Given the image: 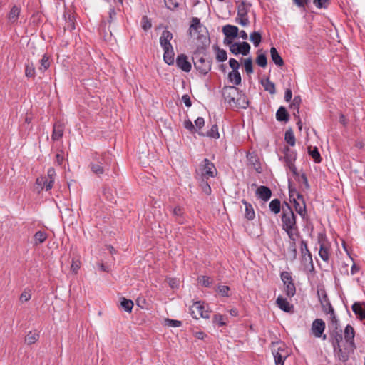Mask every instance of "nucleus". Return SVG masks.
<instances>
[{
  "instance_id": "obj_1",
  "label": "nucleus",
  "mask_w": 365,
  "mask_h": 365,
  "mask_svg": "<svg viewBox=\"0 0 365 365\" xmlns=\"http://www.w3.org/2000/svg\"><path fill=\"white\" fill-rule=\"evenodd\" d=\"M112 158L109 153H95L92 156L90 168L93 173L100 175L109 170Z\"/></svg>"
},
{
  "instance_id": "obj_2",
  "label": "nucleus",
  "mask_w": 365,
  "mask_h": 365,
  "mask_svg": "<svg viewBox=\"0 0 365 365\" xmlns=\"http://www.w3.org/2000/svg\"><path fill=\"white\" fill-rule=\"evenodd\" d=\"M281 220L282 230L286 232L291 241H295L299 235V231L294 212L287 209L284 213H282Z\"/></svg>"
},
{
  "instance_id": "obj_3",
  "label": "nucleus",
  "mask_w": 365,
  "mask_h": 365,
  "mask_svg": "<svg viewBox=\"0 0 365 365\" xmlns=\"http://www.w3.org/2000/svg\"><path fill=\"white\" fill-rule=\"evenodd\" d=\"M204 33H207L205 26L200 23L197 17H193L189 28V35L203 42L202 39H206V36Z\"/></svg>"
},
{
  "instance_id": "obj_4",
  "label": "nucleus",
  "mask_w": 365,
  "mask_h": 365,
  "mask_svg": "<svg viewBox=\"0 0 365 365\" xmlns=\"http://www.w3.org/2000/svg\"><path fill=\"white\" fill-rule=\"evenodd\" d=\"M192 61L195 69L201 74L205 75L211 70L212 60L209 58L200 56V53H195Z\"/></svg>"
},
{
  "instance_id": "obj_5",
  "label": "nucleus",
  "mask_w": 365,
  "mask_h": 365,
  "mask_svg": "<svg viewBox=\"0 0 365 365\" xmlns=\"http://www.w3.org/2000/svg\"><path fill=\"white\" fill-rule=\"evenodd\" d=\"M272 354L274 356L275 365H284V361L289 356L286 346L282 343L273 344Z\"/></svg>"
},
{
  "instance_id": "obj_6",
  "label": "nucleus",
  "mask_w": 365,
  "mask_h": 365,
  "mask_svg": "<svg viewBox=\"0 0 365 365\" xmlns=\"http://www.w3.org/2000/svg\"><path fill=\"white\" fill-rule=\"evenodd\" d=\"M251 6V4L247 3L244 1L237 6L236 21L242 26H247L250 24L247 14Z\"/></svg>"
},
{
  "instance_id": "obj_7",
  "label": "nucleus",
  "mask_w": 365,
  "mask_h": 365,
  "mask_svg": "<svg viewBox=\"0 0 365 365\" xmlns=\"http://www.w3.org/2000/svg\"><path fill=\"white\" fill-rule=\"evenodd\" d=\"M289 197L290 198H293L292 202L294 203V206L296 212L303 218H306L307 216V212L306 209V204L304 200L303 196L297 193V198L294 197V194L292 190L289 189Z\"/></svg>"
},
{
  "instance_id": "obj_8",
  "label": "nucleus",
  "mask_w": 365,
  "mask_h": 365,
  "mask_svg": "<svg viewBox=\"0 0 365 365\" xmlns=\"http://www.w3.org/2000/svg\"><path fill=\"white\" fill-rule=\"evenodd\" d=\"M56 176V171L53 168H49L47 171V176L37 178L36 183L41 186V189L45 187L46 190H49L53 187Z\"/></svg>"
},
{
  "instance_id": "obj_9",
  "label": "nucleus",
  "mask_w": 365,
  "mask_h": 365,
  "mask_svg": "<svg viewBox=\"0 0 365 365\" xmlns=\"http://www.w3.org/2000/svg\"><path fill=\"white\" fill-rule=\"evenodd\" d=\"M240 91L234 86H225L222 89V95L225 101L230 106H233V103L236 98L240 95Z\"/></svg>"
},
{
  "instance_id": "obj_10",
  "label": "nucleus",
  "mask_w": 365,
  "mask_h": 365,
  "mask_svg": "<svg viewBox=\"0 0 365 365\" xmlns=\"http://www.w3.org/2000/svg\"><path fill=\"white\" fill-rule=\"evenodd\" d=\"M325 329V323L321 319H317L312 324V333L316 338H322L323 340L327 339V335L323 334Z\"/></svg>"
},
{
  "instance_id": "obj_11",
  "label": "nucleus",
  "mask_w": 365,
  "mask_h": 365,
  "mask_svg": "<svg viewBox=\"0 0 365 365\" xmlns=\"http://www.w3.org/2000/svg\"><path fill=\"white\" fill-rule=\"evenodd\" d=\"M190 313L192 317L197 319L200 317L209 318V312L205 310V307L201 302H196L192 304L190 307Z\"/></svg>"
},
{
  "instance_id": "obj_12",
  "label": "nucleus",
  "mask_w": 365,
  "mask_h": 365,
  "mask_svg": "<svg viewBox=\"0 0 365 365\" xmlns=\"http://www.w3.org/2000/svg\"><path fill=\"white\" fill-rule=\"evenodd\" d=\"M230 51L234 55L241 53L243 56H247L250 53V46L246 41L234 43L230 46Z\"/></svg>"
},
{
  "instance_id": "obj_13",
  "label": "nucleus",
  "mask_w": 365,
  "mask_h": 365,
  "mask_svg": "<svg viewBox=\"0 0 365 365\" xmlns=\"http://www.w3.org/2000/svg\"><path fill=\"white\" fill-rule=\"evenodd\" d=\"M201 166L202 167L201 168L202 175L204 178H208L210 177H214L215 174L217 173L214 164L207 158L203 160Z\"/></svg>"
},
{
  "instance_id": "obj_14",
  "label": "nucleus",
  "mask_w": 365,
  "mask_h": 365,
  "mask_svg": "<svg viewBox=\"0 0 365 365\" xmlns=\"http://www.w3.org/2000/svg\"><path fill=\"white\" fill-rule=\"evenodd\" d=\"M300 250H301V255H302V262L306 265V264H310L312 268L314 269L313 266V261L312 255L308 250L307 244L306 241L302 240L300 243Z\"/></svg>"
},
{
  "instance_id": "obj_15",
  "label": "nucleus",
  "mask_w": 365,
  "mask_h": 365,
  "mask_svg": "<svg viewBox=\"0 0 365 365\" xmlns=\"http://www.w3.org/2000/svg\"><path fill=\"white\" fill-rule=\"evenodd\" d=\"M317 294L324 311L326 313L333 312L334 308L329 300L326 291L323 289H318Z\"/></svg>"
},
{
  "instance_id": "obj_16",
  "label": "nucleus",
  "mask_w": 365,
  "mask_h": 365,
  "mask_svg": "<svg viewBox=\"0 0 365 365\" xmlns=\"http://www.w3.org/2000/svg\"><path fill=\"white\" fill-rule=\"evenodd\" d=\"M344 339L346 343L349 345L351 349H356V346L354 342L355 331L350 324L346 326L344 329Z\"/></svg>"
},
{
  "instance_id": "obj_17",
  "label": "nucleus",
  "mask_w": 365,
  "mask_h": 365,
  "mask_svg": "<svg viewBox=\"0 0 365 365\" xmlns=\"http://www.w3.org/2000/svg\"><path fill=\"white\" fill-rule=\"evenodd\" d=\"M176 64L178 68L185 72H190L192 68V65L187 60V57L185 54H180L176 58Z\"/></svg>"
},
{
  "instance_id": "obj_18",
  "label": "nucleus",
  "mask_w": 365,
  "mask_h": 365,
  "mask_svg": "<svg viewBox=\"0 0 365 365\" xmlns=\"http://www.w3.org/2000/svg\"><path fill=\"white\" fill-rule=\"evenodd\" d=\"M173 34L168 30H164L160 37V44L163 49L173 47L170 41L173 39Z\"/></svg>"
},
{
  "instance_id": "obj_19",
  "label": "nucleus",
  "mask_w": 365,
  "mask_h": 365,
  "mask_svg": "<svg viewBox=\"0 0 365 365\" xmlns=\"http://www.w3.org/2000/svg\"><path fill=\"white\" fill-rule=\"evenodd\" d=\"M64 124L61 121H58L54 123L53 128V133L51 135V139L54 141L61 139L64 132Z\"/></svg>"
},
{
  "instance_id": "obj_20",
  "label": "nucleus",
  "mask_w": 365,
  "mask_h": 365,
  "mask_svg": "<svg viewBox=\"0 0 365 365\" xmlns=\"http://www.w3.org/2000/svg\"><path fill=\"white\" fill-rule=\"evenodd\" d=\"M351 308L353 312L359 320H365V303L355 302L352 305Z\"/></svg>"
},
{
  "instance_id": "obj_21",
  "label": "nucleus",
  "mask_w": 365,
  "mask_h": 365,
  "mask_svg": "<svg viewBox=\"0 0 365 365\" xmlns=\"http://www.w3.org/2000/svg\"><path fill=\"white\" fill-rule=\"evenodd\" d=\"M256 195L259 198L262 199L264 202H267L270 199L272 196V191L268 187L261 185L257 189Z\"/></svg>"
},
{
  "instance_id": "obj_22",
  "label": "nucleus",
  "mask_w": 365,
  "mask_h": 365,
  "mask_svg": "<svg viewBox=\"0 0 365 365\" xmlns=\"http://www.w3.org/2000/svg\"><path fill=\"white\" fill-rule=\"evenodd\" d=\"M278 307L286 312H291L293 310V305L291 304L287 299L282 296H279L276 300Z\"/></svg>"
},
{
  "instance_id": "obj_23",
  "label": "nucleus",
  "mask_w": 365,
  "mask_h": 365,
  "mask_svg": "<svg viewBox=\"0 0 365 365\" xmlns=\"http://www.w3.org/2000/svg\"><path fill=\"white\" fill-rule=\"evenodd\" d=\"M222 32L227 38H235L238 36L239 29L236 26L227 24L223 26Z\"/></svg>"
},
{
  "instance_id": "obj_24",
  "label": "nucleus",
  "mask_w": 365,
  "mask_h": 365,
  "mask_svg": "<svg viewBox=\"0 0 365 365\" xmlns=\"http://www.w3.org/2000/svg\"><path fill=\"white\" fill-rule=\"evenodd\" d=\"M249 105L247 96L240 91V95L236 98L232 107L237 108H246Z\"/></svg>"
},
{
  "instance_id": "obj_25",
  "label": "nucleus",
  "mask_w": 365,
  "mask_h": 365,
  "mask_svg": "<svg viewBox=\"0 0 365 365\" xmlns=\"http://www.w3.org/2000/svg\"><path fill=\"white\" fill-rule=\"evenodd\" d=\"M355 349H351L349 345H346L344 349H339L336 354L339 359L343 362H346L349 360L351 353H353Z\"/></svg>"
},
{
  "instance_id": "obj_26",
  "label": "nucleus",
  "mask_w": 365,
  "mask_h": 365,
  "mask_svg": "<svg viewBox=\"0 0 365 365\" xmlns=\"http://www.w3.org/2000/svg\"><path fill=\"white\" fill-rule=\"evenodd\" d=\"M21 13V9L14 5L8 14L9 22L11 24H16Z\"/></svg>"
},
{
  "instance_id": "obj_27",
  "label": "nucleus",
  "mask_w": 365,
  "mask_h": 365,
  "mask_svg": "<svg viewBox=\"0 0 365 365\" xmlns=\"http://www.w3.org/2000/svg\"><path fill=\"white\" fill-rule=\"evenodd\" d=\"M163 51H164L163 59H164L165 62L168 65L173 64L174 61H175V59H174L175 53L173 51V48L170 47V48H165V49H163Z\"/></svg>"
},
{
  "instance_id": "obj_28",
  "label": "nucleus",
  "mask_w": 365,
  "mask_h": 365,
  "mask_svg": "<svg viewBox=\"0 0 365 365\" xmlns=\"http://www.w3.org/2000/svg\"><path fill=\"white\" fill-rule=\"evenodd\" d=\"M319 243L320 244L319 255L322 260L328 262L329 259V247L324 242H322L321 240L319 241Z\"/></svg>"
},
{
  "instance_id": "obj_29",
  "label": "nucleus",
  "mask_w": 365,
  "mask_h": 365,
  "mask_svg": "<svg viewBox=\"0 0 365 365\" xmlns=\"http://www.w3.org/2000/svg\"><path fill=\"white\" fill-rule=\"evenodd\" d=\"M270 56L272 61L277 66H282L284 65V61L279 54L277 50L275 47H272L270 48Z\"/></svg>"
},
{
  "instance_id": "obj_30",
  "label": "nucleus",
  "mask_w": 365,
  "mask_h": 365,
  "mask_svg": "<svg viewBox=\"0 0 365 365\" xmlns=\"http://www.w3.org/2000/svg\"><path fill=\"white\" fill-rule=\"evenodd\" d=\"M276 118L278 121L280 122H287L289 120V115L284 106H280L278 108L276 113Z\"/></svg>"
},
{
  "instance_id": "obj_31",
  "label": "nucleus",
  "mask_w": 365,
  "mask_h": 365,
  "mask_svg": "<svg viewBox=\"0 0 365 365\" xmlns=\"http://www.w3.org/2000/svg\"><path fill=\"white\" fill-rule=\"evenodd\" d=\"M242 203L244 204L245 207V217L248 220H252L255 217V213L252 207V205L250 203L247 202L245 200H242Z\"/></svg>"
},
{
  "instance_id": "obj_32",
  "label": "nucleus",
  "mask_w": 365,
  "mask_h": 365,
  "mask_svg": "<svg viewBox=\"0 0 365 365\" xmlns=\"http://www.w3.org/2000/svg\"><path fill=\"white\" fill-rule=\"evenodd\" d=\"M297 158V154L294 151L292 150L289 148H287L284 150V161L286 165L294 163Z\"/></svg>"
},
{
  "instance_id": "obj_33",
  "label": "nucleus",
  "mask_w": 365,
  "mask_h": 365,
  "mask_svg": "<svg viewBox=\"0 0 365 365\" xmlns=\"http://www.w3.org/2000/svg\"><path fill=\"white\" fill-rule=\"evenodd\" d=\"M228 80L230 83L239 86L242 82L241 75L238 71L230 72L228 73Z\"/></svg>"
},
{
  "instance_id": "obj_34",
  "label": "nucleus",
  "mask_w": 365,
  "mask_h": 365,
  "mask_svg": "<svg viewBox=\"0 0 365 365\" xmlns=\"http://www.w3.org/2000/svg\"><path fill=\"white\" fill-rule=\"evenodd\" d=\"M173 215L175 217V220L179 224H183L185 222L184 217H183V210L180 206H176L172 210Z\"/></svg>"
},
{
  "instance_id": "obj_35",
  "label": "nucleus",
  "mask_w": 365,
  "mask_h": 365,
  "mask_svg": "<svg viewBox=\"0 0 365 365\" xmlns=\"http://www.w3.org/2000/svg\"><path fill=\"white\" fill-rule=\"evenodd\" d=\"M297 248L295 241H292L287 252V258L289 261L293 262L297 259Z\"/></svg>"
},
{
  "instance_id": "obj_36",
  "label": "nucleus",
  "mask_w": 365,
  "mask_h": 365,
  "mask_svg": "<svg viewBox=\"0 0 365 365\" xmlns=\"http://www.w3.org/2000/svg\"><path fill=\"white\" fill-rule=\"evenodd\" d=\"M262 85L264 90L270 94H274L276 93L275 85L269 80V78H267L264 81H262Z\"/></svg>"
},
{
  "instance_id": "obj_37",
  "label": "nucleus",
  "mask_w": 365,
  "mask_h": 365,
  "mask_svg": "<svg viewBox=\"0 0 365 365\" xmlns=\"http://www.w3.org/2000/svg\"><path fill=\"white\" fill-rule=\"evenodd\" d=\"M284 140L290 146H294L296 143V139L292 128H289L284 135Z\"/></svg>"
},
{
  "instance_id": "obj_38",
  "label": "nucleus",
  "mask_w": 365,
  "mask_h": 365,
  "mask_svg": "<svg viewBox=\"0 0 365 365\" xmlns=\"http://www.w3.org/2000/svg\"><path fill=\"white\" fill-rule=\"evenodd\" d=\"M269 210L274 214H278L281 210V202L279 199L272 200L269 204Z\"/></svg>"
},
{
  "instance_id": "obj_39",
  "label": "nucleus",
  "mask_w": 365,
  "mask_h": 365,
  "mask_svg": "<svg viewBox=\"0 0 365 365\" xmlns=\"http://www.w3.org/2000/svg\"><path fill=\"white\" fill-rule=\"evenodd\" d=\"M120 306L121 307L128 312H131L133 307V302L130 299H125V297H122L120 299Z\"/></svg>"
},
{
  "instance_id": "obj_40",
  "label": "nucleus",
  "mask_w": 365,
  "mask_h": 365,
  "mask_svg": "<svg viewBox=\"0 0 365 365\" xmlns=\"http://www.w3.org/2000/svg\"><path fill=\"white\" fill-rule=\"evenodd\" d=\"M284 292L288 297H292L296 293V287L293 282L284 284Z\"/></svg>"
},
{
  "instance_id": "obj_41",
  "label": "nucleus",
  "mask_w": 365,
  "mask_h": 365,
  "mask_svg": "<svg viewBox=\"0 0 365 365\" xmlns=\"http://www.w3.org/2000/svg\"><path fill=\"white\" fill-rule=\"evenodd\" d=\"M47 238V234L43 231H38L34 236V244L43 243Z\"/></svg>"
},
{
  "instance_id": "obj_42",
  "label": "nucleus",
  "mask_w": 365,
  "mask_h": 365,
  "mask_svg": "<svg viewBox=\"0 0 365 365\" xmlns=\"http://www.w3.org/2000/svg\"><path fill=\"white\" fill-rule=\"evenodd\" d=\"M308 153L312 156V158L314 159L315 163H319L322 161V158H321L320 153L317 147H314L313 148L309 147Z\"/></svg>"
},
{
  "instance_id": "obj_43",
  "label": "nucleus",
  "mask_w": 365,
  "mask_h": 365,
  "mask_svg": "<svg viewBox=\"0 0 365 365\" xmlns=\"http://www.w3.org/2000/svg\"><path fill=\"white\" fill-rule=\"evenodd\" d=\"M343 336L341 331L338 329H334L330 334V341L331 343L334 341L341 342Z\"/></svg>"
},
{
  "instance_id": "obj_44",
  "label": "nucleus",
  "mask_w": 365,
  "mask_h": 365,
  "mask_svg": "<svg viewBox=\"0 0 365 365\" xmlns=\"http://www.w3.org/2000/svg\"><path fill=\"white\" fill-rule=\"evenodd\" d=\"M39 339V334L36 332L29 331L25 338V342L29 344H33Z\"/></svg>"
},
{
  "instance_id": "obj_45",
  "label": "nucleus",
  "mask_w": 365,
  "mask_h": 365,
  "mask_svg": "<svg viewBox=\"0 0 365 365\" xmlns=\"http://www.w3.org/2000/svg\"><path fill=\"white\" fill-rule=\"evenodd\" d=\"M250 39L255 46H258L262 41V35L259 31H254L250 34Z\"/></svg>"
},
{
  "instance_id": "obj_46",
  "label": "nucleus",
  "mask_w": 365,
  "mask_h": 365,
  "mask_svg": "<svg viewBox=\"0 0 365 365\" xmlns=\"http://www.w3.org/2000/svg\"><path fill=\"white\" fill-rule=\"evenodd\" d=\"M216 60L218 62H224L227 58V52L224 49H221L218 47L216 48Z\"/></svg>"
},
{
  "instance_id": "obj_47",
  "label": "nucleus",
  "mask_w": 365,
  "mask_h": 365,
  "mask_svg": "<svg viewBox=\"0 0 365 365\" xmlns=\"http://www.w3.org/2000/svg\"><path fill=\"white\" fill-rule=\"evenodd\" d=\"M244 67L247 74L253 73L252 59L251 57L244 59Z\"/></svg>"
},
{
  "instance_id": "obj_48",
  "label": "nucleus",
  "mask_w": 365,
  "mask_h": 365,
  "mask_svg": "<svg viewBox=\"0 0 365 365\" xmlns=\"http://www.w3.org/2000/svg\"><path fill=\"white\" fill-rule=\"evenodd\" d=\"M41 66L39 69L42 71H45L47 70L50 66V61H49V57L46 54H44L43 56V58H41Z\"/></svg>"
},
{
  "instance_id": "obj_49",
  "label": "nucleus",
  "mask_w": 365,
  "mask_h": 365,
  "mask_svg": "<svg viewBox=\"0 0 365 365\" xmlns=\"http://www.w3.org/2000/svg\"><path fill=\"white\" fill-rule=\"evenodd\" d=\"M256 63L259 66L264 68L267 64L266 55L263 53L258 54L256 58Z\"/></svg>"
},
{
  "instance_id": "obj_50",
  "label": "nucleus",
  "mask_w": 365,
  "mask_h": 365,
  "mask_svg": "<svg viewBox=\"0 0 365 365\" xmlns=\"http://www.w3.org/2000/svg\"><path fill=\"white\" fill-rule=\"evenodd\" d=\"M142 29L147 31L152 27L150 19L147 16H143L141 20Z\"/></svg>"
},
{
  "instance_id": "obj_51",
  "label": "nucleus",
  "mask_w": 365,
  "mask_h": 365,
  "mask_svg": "<svg viewBox=\"0 0 365 365\" xmlns=\"http://www.w3.org/2000/svg\"><path fill=\"white\" fill-rule=\"evenodd\" d=\"M198 282L203 287H208L212 283V280L207 276H201L198 277Z\"/></svg>"
},
{
  "instance_id": "obj_52",
  "label": "nucleus",
  "mask_w": 365,
  "mask_h": 365,
  "mask_svg": "<svg viewBox=\"0 0 365 365\" xmlns=\"http://www.w3.org/2000/svg\"><path fill=\"white\" fill-rule=\"evenodd\" d=\"M206 135L208 136V137H210V138H215V139L219 138L220 134L218 133V128H217V126L216 125H213L211 127V128L210 129V130L207 131Z\"/></svg>"
},
{
  "instance_id": "obj_53",
  "label": "nucleus",
  "mask_w": 365,
  "mask_h": 365,
  "mask_svg": "<svg viewBox=\"0 0 365 365\" xmlns=\"http://www.w3.org/2000/svg\"><path fill=\"white\" fill-rule=\"evenodd\" d=\"M31 298V292L29 289H24L20 295V301L21 302H28Z\"/></svg>"
},
{
  "instance_id": "obj_54",
  "label": "nucleus",
  "mask_w": 365,
  "mask_h": 365,
  "mask_svg": "<svg viewBox=\"0 0 365 365\" xmlns=\"http://www.w3.org/2000/svg\"><path fill=\"white\" fill-rule=\"evenodd\" d=\"M165 324L168 327H178L182 325V322L176 319H165Z\"/></svg>"
},
{
  "instance_id": "obj_55",
  "label": "nucleus",
  "mask_w": 365,
  "mask_h": 365,
  "mask_svg": "<svg viewBox=\"0 0 365 365\" xmlns=\"http://www.w3.org/2000/svg\"><path fill=\"white\" fill-rule=\"evenodd\" d=\"M230 287L225 285L218 286L217 289V292L222 297H228L229 296Z\"/></svg>"
},
{
  "instance_id": "obj_56",
  "label": "nucleus",
  "mask_w": 365,
  "mask_h": 365,
  "mask_svg": "<svg viewBox=\"0 0 365 365\" xmlns=\"http://www.w3.org/2000/svg\"><path fill=\"white\" fill-rule=\"evenodd\" d=\"M301 98L299 96H297L294 98L292 103L290 105L291 108L297 109V113H299V105L301 103Z\"/></svg>"
},
{
  "instance_id": "obj_57",
  "label": "nucleus",
  "mask_w": 365,
  "mask_h": 365,
  "mask_svg": "<svg viewBox=\"0 0 365 365\" xmlns=\"http://www.w3.org/2000/svg\"><path fill=\"white\" fill-rule=\"evenodd\" d=\"M281 279L282 280L284 284L293 282L292 277L290 273L288 272H282L281 273Z\"/></svg>"
},
{
  "instance_id": "obj_58",
  "label": "nucleus",
  "mask_w": 365,
  "mask_h": 365,
  "mask_svg": "<svg viewBox=\"0 0 365 365\" xmlns=\"http://www.w3.org/2000/svg\"><path fill=\"white\" fill-rule=\"evenodd\" d=\"M281 279L282 280L284 284L293 282L292 277L290 273L288 272H282L281 273Z\"/></svg>"
},
{
  "instance_id": "obj_59",
  "label": "nucleus",
  "mask_w": 365,
  "mask_h": 365,
  "mask_svg": "<svg viewBox=\"0 0 365 365\" xmlns=\"http://www.w3.org/2000/svg\"><path fill=\"white\" fill-rule=\"evenodd\" d=\"M313 4L319 9H326L329 4V0H313Z\"/></svg>"
},
{
  "instance_id": "obj_60",
  "label": "nucleus",
  "mask_w": 365,
  "mask_h": 365,
  "mask_svg": "<svg viewBox=\"0 0 365 365\" xmlns=\"http://www.w3.org/2000/svg\"><path fill=\"white\" fill-rule=\"evenodd\" d=\"M25 74L27 77H32L34 78L35 76V68L34 67L33 64L29 65L28 64L26 67L25 70Z\"/></svg>"
},
{
  "instance_id": "obj_61",
  "label": "nucleus",
  "mask_w": 365,
  "mask_h": 365,
  "mask_svg": "<svg viewBox=\"0 0 365 365\" xmlns=\"http://www.w3.org/2000/svg\"><path fill=\"white\" fill-rule=\"evenodd\" d=\"M183 124L184 127L186 129H187L190 133H194L195 132H196V128L190 120H185Z\"/></svg>"
},
{
  "instance_id": "obj_62",
  "label": "nucleus",
  "mask_w": 365,
  "mask_h": 365,
  "mask_svg": "<svg viewBox=\"0 0 365 365\" xmlns=\"http://www.w3.org/2000/svg\"><path fill=\"white\" fill-rule=\"evenodd\" d=\"M298 181L299 183H302L304 185V187L306 189H309V182H308V180H307V178L306 176V175L304 173H302L299 179H298Z\"/></svg>"
},
{
  "instance_id": "obj_63",
  "label": "nucleus",
  "mask_w": 365,
  "mask_h": 365,
  "mask_svg": "<svg viewBox=\"0 0 365 365\" xmlns=\"http://www.w3.org/2000/svg\"><path fill=\"white\" fill-rule=\"evenodd\" d=\"M229 65L230 68L232 69V71H238L240 68V63L235 58H230L229 61Z\"/></svg>"
},
{
  "instance_id": "obj_64",
  "label": "nucleus",
  "mask_w": 365,
  "mask_h": 365,
  "mask_svg": "<svg viewBox=\"0 0 365 365\" xmlns=\"http://www.w3.org/2000/svg\"><path fill=\"white\" fill-rule=\"evenodd\" d=\"M81 262L79 261H73L71 266V270L74 273L76 274L80 269Z\"/></svg>"
}]
</instances>
